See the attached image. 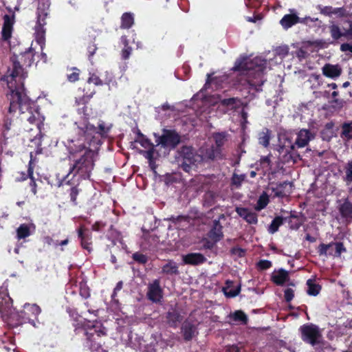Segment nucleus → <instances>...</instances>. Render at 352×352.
<instances>
[{
	"label": "nucleus",
	"mask_w": 352,
	"mask_h": 352,
	"mask_svg": "<svg viewBox=\"0 0 352 352\" xmlns=\"http://www.w3.org/2000/svg\"><path fill=\"white\" fill-rule=\"evenodd\" d=\"M122 285H123V283H122V281H119V282L117 283V285H116V287H115V289H114V290H113V294H112V296H113V297H114V296L116 295V294H117V292H118V291L121 290V289L122 288Z\"/></svg>",
	"instance_id": "nucleus-62"
},
{
	"label": "nucleus",
	"mask_w": 352,
	"mask_h": 352,
	"mask_svg": "<svg viewBox=\"0 0 352 352\" xmlns=\"http://www.w3.org/2000/svg\"><path fill=\"white\" fill-rule=\"evenodd\" d=\"M316 21H318V18H311L310 16H306L305 18H299L295 14H285L282 18L280 23L281 25L283 27V28L288 29V28H291L292 25H294L298 23L309 25L310 23L316 22Z\"/></svg>",
	"instance_id": "nucleus-12"
},
{
	"label": "nucleus",
	"mask_w": 352,
	"mask_h": 352,
	"mask_svg": "<svg viewBox=\"0 0 352 352\" xmlns=\"http://www.w3.org/2000/svg\"><path fill=\"white\" fill-rule=\"evenodd\" d=\"M278 149L279 153H290L295 148L296 144L292 142L291 138L287 135L283 134L278 138Z\"/></svg>",
	"instance_id": "nucleus-15"
},
{
	"label": "nucleus",
	"mask_w": 352,
	"mask_h": 352,
	"mask_svg": "<svg viewBox=\"0 0 352 352\" xmlns=\"http://www.w3.org/2000/svg\"><path fill=\"white\" fill-rule=\"evenodd\" d=\"M153 154H154V147L148 148L146 151L144 152V156L148 159V160L151 161L153 158Z\"/></svg>",
	"instance_id": "nucleus-58"
},
{
	"label": "nucleus",
	"mask_w": 352,
	"mask_h": 352,
	"mask_svg": "<svg viewBox=\"0 0 352 352\" xmlns=\"http://www.w3.org/2000/svg\"><path fill=\"white\" fill-rule=\"evenodd\" d=\"M344 181L347 186L352 183V160H349L344 166Z\"/></svg>",
	"instance_id": "nucleus-35"
},
{
	"label": "nucleus",
	"mask_w": 352,
	"mask_h": 352,
	"mask_svg": "<svg viewBox=\"0 0 352 352\" xmlns=\"http://www.w3.org/2000/svg\"><path fill=\"white\" fill-rule=\"evenodd\" d=\"M288 54V47L280 46L274 51L273 58L270 57L268 60L260 57H240L236 60L233 69L240 72L245 76V81L248 85L257 89V87L263 85L265 81L264 74L267 67L270 69L274 65L280 64Z\"/></svg>",
	"instance_id": "nucleus-3"
},
{
	"label": "nucleus",
	"mask_w": 352,
	"mask_h": 352,
	"mask_svg": "<svg viewBox=\"0 0 352 352\" xmlns=\"http://www.w3.org/2000/svg\"><path fill=\"white\" fill-rule=\"evenodd\" d=\"M12 300L9 296L6 290L0 291V313L4 320H12L17 322L25 321L26 320L34 327H36L35 322L32 318L36 319L40 314L41 309L36 304H25L23 311L17 312L12 307Z\"/></svg>",
	"instance_id": "nucleus-4"
},
{
	"label": "nucleus",
	"mask_w": 352,
	"mask_h": 352,
	"mask_svg": "<svg viewBox=\"0 0 352 352\" xmlns=\"http://www.w3.org/2000/svg\"><path fill=\"white\" fill-rule=\"evenodd\" d=\"M214 140L215 142V148H212V151L207 154L210 159H215L221 155V147L225 144L227 140L226 134L225 133H219L214 135Z\"/></svg>",
	"instance_id": "nucleus-13"
},
{
	"label": "nucleus",
	"mask_w": 352,
	"mask_h": 352,
	"mask_svg": "<svg viewBox=\"0 0 352 352\" xmlns=\"http://www.w3.org/2000/svg\"><path fill=\"white\" fill-rule=\"evenodd\" d=\"M226 352H241V351L236 346L232 345V346H227Z\"/></svg>",
	"instance_id": "nucleus-63"
},
{
	"label": "nucleus",
	"mask_w": 352,
	"mask_h": 352,
	"mask_svg": "<svg viewBox=\"0 0 352 352\" xmlns=\"http://www.w3.org/2000/svg\"><path fill=\"white\" fill-rule=\"evenodd\" d=\"M333 248H335L334 256H340L342 252L346 251L343 244L340 242L333 243Z\"/></svg>",
	"instance_id": "nucleus-46"
},
{
	"label": "nucleus",
	"mask_w": 352,
	"mask_h": 352,
	"mask_svg": "<svg viewBox=\"0 0 352 352\" xmlns=\"http://www.w3.org/2000/svg\"><path fill=\"white\" fill-rule=\"evenodd\" d=\"M226 320L230 324H246L248 316L241 310H237L228 314Z\"/></svg>",
	"instance_id": "nucleus-17"
},
{
	"label": "nucleus",
	"mask_w": 352,
	"mask_h": 352,
	"mask_svg": "<svg viewBox=\"0 0 352 352\" xmlns=\"http://www.w3.org/2000/svg\"><path fill=\"white\" fill-rule=\"evenodd\" d=\"M50 1L49 0H40L36 10V21L34 26V40L39 45L40 50L43 51L45 45V19L49 14Z\"/></svg>",
	"instance_id": "nucleus-7"
},
{
	"label": "nucleus",
	"mask_w": 352,
	"mask_h": 352,
	"mask_svg": "<svg viewBox=\"0 0 352 352\" xmlns=\"http://www.w3.org/2000/svg\"><path fill=\"white\" fill-rule=\"evenodd\" d=\"M300 331L304 342L312 346L320 342L322 334L318 326L313 324H304L300 327Z\"/></svg>",
	"instance_id": "nucleus-10"
},
{
	"label": "nucleus",
	"mask_w": 352,
	"mask_h": 352,
	"mask_svg": "<svg viewBox=\"0 0 352 352\" xmlns=\"http://www.w3.org/2000/svg\"><path fill=\"white\" fill-rule=\"evenodd\" d=\"M14 23V15L6 14L3 16V25L2 28V38L5 41H8L12 36L13 30V25Z\"/></svg>",
	"instance_id": "nucleus-16"
},
{
	"label": "nucleus",
	"mask_w": 352,
	"mask_h": 352,
	"mask_svg": "<svg viewBox=\"0 0 352 352\" xmlns=\"http://www.w3.org/2000/svg\"><path fill=\"white\" fill-rule=\"evenodd\" d=\"M341 73L342 69L338 65L326 64L322 67V74L331 78L339 77Z\"/></svg>",
	"instance_id": "nucleus-21"
},
{
	"label": "nucleus",
	"mask_w": 352,
	"mask_h": 352,
	"mask_svg": "<svg viewBox=\"0 0 352 352\" xmlns=\"http://www.w3.org/2000/svg\"><path fill=\"white\" fill-rule=\"evenodd\" d=\"M133 258L134 259V261L142 264H144L147 261V258L145 255L138 252L134 253L133 254Z\"/></svg>",
	"instance_id": "nucleus-48"
},
{
	"label": "nucleus",
	"mask_w": 352,
	"mask_h": 352,
	"mask_svg": "<svg viewBox=\"0 0 352 352\" xmlns=\"http://www.w3.org/2000/svg\"><path fill=\"white\" fill-rule=\"evenodd\" d=\"M223 290L226 296L233 298L239 294L241 287L239 285H234L232 281L227 280L226 285Z\"/></svg>",
	"instance_id": "nucleus-27"
},
{
	"label": "nucleus",
	"mask_w": 352,
	"mask_h": 352,
	"mask_svg": "<svg viewBox=\"0 0 352 352\" xmlns=\"http://www.w3.org/2000/svg\"><path fill=\"white\" fill-rule=\"evenodd\" d=\"M77 125L75 129L74 136H80L87 144H93L95 140H99L98 149L102 144V138L105 137L109 131L110 128L105 126L103 122L98 124V131L93 125L89 123L87 119L81 120L76 122Z\"/></svg>",
	"instance_id": "nucleus-5"
},
{
	"label": "nucleus",
	"mask_w": 352,
	"mask_h": 352,
	"mask_svg": "<svg viewBox=\"0 0 352 352\" xmlns=\"http://www.w3.org/2000/svg\"><path fill=\"white\" fill-rule=\"evenodd\" d=\"M289 278L288 272L283 269L274 271L272 274V280L278 285H283L289 280Z\"/></svg>",
	"instance_id": "nucleus-24"
},
{
	"label": "nucleus",
	"mask_w": 352,
	"mask_h": 352,
	"mask_svg": "<svg viewBox=\"0 0 352 352\" xmlns=\"http://www.w3.org/2000/svg\"><path fill=\"white\" fill-rule=\"evenodd\" d=\"M333 248V243H331L329 244L321 243L318 246V253L320 255L327 256L329 250L332 249Z\"/></svg>",
	"instance_id": "nucleus-42"
},
{
	"label": "nucleus",
	"mask_w": 352,
	"mask_h": 352,
	"mask_svg": "<svg viewBox=\"0 0 352 352\" xmlns=\"http://www.w3.org/2000/svg\"><path fill=\"white\" fill-rule=\"evenodd\" d=\"M88 82L93 83L96 85H101L102 84L99 77L95 74H92L90 76V77L88 78Z\"/></svg>",
	"instance_id": "nucleus-54"
},
{
	"label": "nucleus",
	"mask_w": 352,
	"mask_h": 352,
	"mask_svg": "<svg viewBox=\"0 0 352 352\" xmlns=\"http://www.w3.org/2000/svg\"><path fill=\"white\" fill-rule=\"evenodd\" d=\"M78 236L80 239V244L83 249L91 252L92 250L91 236L85 232V228L83 226L80 227L78 230Z\"/></svg>",
	"instance_id": "nucleus-22"
},
{
	"label": "nucleus",
	"mask_w": 352,
	"mask_h": 352,
	"mask_svg": "<svg viewBox=\"0 0 352 352\" xmlns=\"http://www.w3.org/2000/svg\"><path fill=\"white\" fill-rule=\"evenodd\" d=\"M206 261L204 256L200 253H190L183 256V261L185 264L199 265Z\"/></svg>",
	"instance_id": "nucleus-23"
},
{
	"label": "nucleus",
	"mask_w": 352,
	"mask_h": 352,
	"mask_svg": "<svg viewBox=\"0 0 352 352\" xmlns=\"http://www.w3.org/2000/svg\"><path fill=\"white\" fill-rule=\"evenodd\" d=\"M182 330L186 340H191L197 333L196 326L189 321H186L183 324Z\"/></svg>",
	"instance_id": "nucleus-25"
},
{
	"label": "nucleus",
	"mask_w": 352,
	"mask_h": 352,
	"mask_svg": "<svg viewBox=\"0 0 352 352\" xmlns=\"http://www.w3.org/2000/svg\"><path fill=\"white\" fill-rule=\"evenodd\" d=\"M181 154L183 157L181 167L187 173L195 170L197 166L203 161L202 156L196 153L194 149L191 147H183L182 148Z\"/></svg>",
	"instance_id": "nucleus-8"
},
{
	"label": "nucleus",
	"mask_w": 352,
	"mask_h": 352,
	"mask_svg": "<svg viewBox=\"0 0 352 352\" xmlns=\"http://www.w3.org/2000/svg\"><path fill=\"white\" fill-rule=\"evenodd\" d=\"M163 273L173 275L179 274L178 265L173 261H169L162 267Z\"/></svg>",
	"instance_id": "nucleus-32"
},
{
	"label": "nucleus",
	"mask_w": 352,
	"mask_h": 352,
	"mask_svg": "<svg viewBox=\"0 0 352 352\" xmlns=\"http://www.w3.org/2000/svg\"><path fill=\"white\" fill-rule=\"evenodd\" d=\"M43 243L48 245H54L55 247L58 246V241H54L52 237L46 236L43 238Z\"/></svg>",
	"instance_id": "nucleus-56"
},
{
	"label": "nucleus",
	"mask_w": 352,
	"mask_h": 352,
	"mask_svg": "<svg viewBox=\"0 0 352 352\" xmlns=\"http://www.w3.org/2000/svg\"><path fill=\"white\" fill-rule=\"evenodd\" d=\"M236 213L250 224H256L258 222L257 214L247 208L236 207Z\"/></svg>",
	"instance_id": "nucleus-18"
},
{
	"label": "nucleus",
	"mask_w": 352,
	"mask_h": 352,
	"mask_svg": "<svg viewBox=\"0 0 352 352\" xmlns=\"http://www.w3.org/2000/svg\"><path fill=\"white\" fill-rule=\"evenodd\" d=\"M121 42L124 45V49L122 51V56L124 59H127L131 54V48L129 46V43L126 36H122Z\"/></svg>",
	"instance_id": "nucleus-39"
},
{
	"label": "nucleus",
	"mask_w": 352,
	"mask_h": 352,
	"mask_svg": "<svg viewBox=\"0 0 352 352\" xmlns=\"http://www.w3.org/2000/svg\"><path fill=\"white\" fill-rule=\"evenodd\" d=\"M147 297L153 302H160L162 298V289L158 280H155L152 283L149 284Z\"/></svg>",
	"instance_id": "nucleus-14"
},
{
	"label": "nucleus",
	"mask_w": 352,
	"mask_h": 352,
	"mask_svg": "<svg viewBox=\"0 0 352 352\" xmlns=\"http://www.w3.org/2000/svg\"><path fill=\"white\" fill-rule=\"evenodd\" d=\"M283 219L281 217H275L269 226V232L271 234L275 233L278 230L279 226L283 224Z\"/></svg>",
	"instance_id": "nucleus-37"
},
{
	"label": "nucleus",
	"mask_w": 352,
	"mask_h": 352,
	"mask_svg": "<svg viewBox=\"0 0 352 352\" xmlns=\"http://www.w3.org/2000/svg\"><path fill=\"white\" fill-rule=\"evenodd\" d=\"M134 23V16L131 12H125L121 17V28H130Z\"/></svg>",
	"instance_id": "nucleus-31"
},
{
	"label": "nucleus",
	"mask_w": 352,
	"mask_h": 352,
	"mask_svg": "<svg viewBox=\"0 0 352 352\" xmlns=\"http://www.w3.org/2000/svg\"><path fill=\"white\" fill-rule=\"evenodd\" d=\"M271 138V131L267 129H263L258 135V142L260 144L267 147L270 144Z\"/></svg>",
	"instance_id": "nucleus-33"
},
{
	"label": "nucleus",
	"mask_w": 352,
	"mask_h": 352,
	"mask_svg": "<svg viewBox=\"0 0 352 352\" xmlns=\"http://www.w3.org/2000/svg\"><path fill=\"white\" fill-rule=\"evenodd\" d=\"M104 225L102 224L101 222H96L92 226V230L94 231H99L100 230L101 227H103Z\"/></svg>",
	"instance_id": "nucleus-64"
},
{
	"label": "nucleus",
	"mask_w": 352,
	"mask_h": 352,
	"mask_svg": "<svg viewBox=\"0 0 352 352\" xmlns=\"http://www.w3.org/2000/svg\"><path fill=\"white\" fill-rule=\"evenodd\" d=\"M209 237L214 241H220L223 237L222 226L219 220H214L213 227L209 232Z\"/></svg>",
	"instance_id": "nucleus-26"
},
{
	"label": "nucleus",
	"mask_w": 352,
	"mask_h": 352,
	"mask_svg": "<svg viewBox=\"0 0 352 352\" xmlns=\"http://www.w3.org/2000/svg\"><path fill=\"white\" fill-rule=\"evenodd\" d=\"M342 137L346 140L352 139V123H346L342 126Z\"/></svg>",
	"instance_id": "nucleus-40"
},
{
	"label": "nucleus",
	"mask_w": 352,
	"mask_h": 352,
	"mask_svg": "<svg viewBox=\"0 0 352 352\" xmlns=\"http://www.w3.org/2000/svg\"><path fill=\"white\" fill-rule=\"evenodd\" d=\"M34 56V49L30 47L21 53L19 57H12V68L9 67L7 74L2 78V80L6 82L10 90L8 95L9 113H15L19 110L21 120H27L30 124L34 125V128H30L29 131L34 132L36 135L33 138H30V140L35 144L40 145L44 117L40 113L36 104L29 99L25 93L23 80L27 74L19 62L20 60L23 65L30 66L35 60Z\"/></svg>",
	"instance_id": "nucleus-1"
},
{
	"label": "nucleus",
	"mask_w": 352,
	"mask_h": 352,
	"mask_svg": "<svg viewBox=\"0 0 352 352\" xmlns=\"http://www.w3.org/2000/svg\"><path fill=\"white\" fill-rule=\"evenodd\" d=\"M333 43V41H331L329 39L328 40H324V39H319V40H316L315 41L313 42V44L316 46V47H318L320 48H327L330 44H332Z\"/></svg>",
	"instance_id": "nucleus-45"
},
{
	"label": "nucleus",
	"mask_w": 352,
	"mask_h": 352,
	"mask_svg": "<svg viewBox=\"0 0 352 352\" xmlns=\"http://www.w3.org/2000/svg\"><path fill=\"white\" fill-rule=\"evenodd\" d=\"M284 296L287 302H290L294 296V290L291 288L286 289L284 292Z\"/></svg>",
	"instance_id": "nucleus-50"
},
{
	"label": "nucleus",
	"mask_w": 352,
	"mask_h": 352,
	"mask_svg": "<svg viewBox=\"0 0 352 352\" xmlns=\"http://www.w3.org/2000/svg\"><path fill=\"white\" fill-rule=\"evenodd\" d=\"M36 230V226L33 223H23L16 230V238L25 239L32 234Z\"/></svg>",
	"instance_id": "nucleus-20"
},
{
	"label": "nucleus",
	"mask_w": 352,
	"mask_h": 352,
	"mask_svg": "<svg viewBox=\"0 0 352 352\" xmlns=\"http://www.w3.org/2000/svg\"><path fill=\"white\" fill-rule=\"evenodd\" d=\"M268 203H269L268 195H267L266 192H263L258 197L257 203L254 207L255 210L261 211V210L264 209L267 206Z\"/></svg>",
	"instance_id": "nucleus-34"
},
{
	"label": "nucleus",
	"mask_w": 352,
	"mask_h": 352,
	"mask_svg": "<svg viewBox=\"0 0 352 352\" xmlns=\"http://www.w3.org/2000/svg\"><path fill=\"white\" fill-rule=\"evenodd\" d=\"M167 318L168 322L172 326H176L177 322H179L180 320L179 316L176 312H168Z\"/></svg>",
	"instance_id": "nucleus-43"
},
{
	"label": "nucleus",
	"mask_w": 352,
	"mask_h": 352,
	"mask_svg": "<svg viewBox=\"0 0 352 352\" xmlns=\"http://www.w3.org/2000/svg\"><path fill=\"white\" fill-rule=\"evenodd\" d=\"M276 197H283L288 195L291 191V185L289 183L283 182L277 185L272 189Z\"/></svg>",
	"instance_id": "nucleus-28"
},
{
	"label": "nucleus",
	"mask_w": 352,
	"mask_h": 352,
	"mask_svg": "<svg viewBox=\"0 0 352 352\" xmlns=\"http://www.w3.org/2000/svg\"><path fill=\"white\" fill-rule=\"evenodd\" d=\"M245 3L247 7L256 8L259 6L260 0H245Z\"/></svg>",
	"instance_id": "nucleus-53"
},
{
	"label": "nucleus",
	"mask_w": 352,
	"mask_h": 352,
	"mask_svg": "<svg viewBox=\"0 0 352 352\" xmlns=\"http://www.w3.org/2000/svg\"><path fill=\"white\" fill-rule=\"evenodd\" d=\"M307 292L310 296H317L320 290V287L315 284L311 280L309 279L307 281Z\"/></svg>",
	"instance_id": "nucleus-36"
},
{
	"label": "nucleus",
	"mask_w": 352,
	"mask_h": 352,
	"mask_svg": "<svg viewBox=\"0 0 352 352\" xmlns=\"http://www.w3.org/2000/svg\"><path fill=\"white\" fill-rule=\"evenodd\" d=\"M157 145H162L164 148H175L180 141L179 135L171 130H164L162 135L154 134Z\"/></svg>",
	"instance_id": "nucleus-11"
},
{
	"label": "nucleus",
	"mask_w": 352,
	"mask_h": 352,
	"mask_svg": "<svg viewBox=\"0 0 352 352\" xmlns=\"http://www.w3.org/2000/svg\"><path fill=\"white\" fill-rule=\"evenodd\" d=\"M204 105L203 110H199L197 112V116L199 119L202 121L207 120L208 118L210 117L208 115L210 114V110L206 109H213L214 107H217V109L223 113H226L229 110L236 109L241 106V101L236 98H230L228 99L221 100L219 96H212L210 98H206L202 102Z\"/></svg>",
	"instance_id": "nucleus-6"
},
{
	"label": "nucleus",
	"mask_w": 352,
	"mask_h": 352,
	"mask_svg": "<svg viewBox=\"0 0 352 352\" xmlns=\"http://www.w3.org/2000/svg\"><path fill=\"white\" fill-rule=\"evenodd\" d=\"M307 52L302 49H300L296 52L297 57L301 60L306 57Z\"/></svg>",
	"instance_id": "nucleus-61"
},
{
	"label": "nucleus",
	"mask_w": 352,
	"mask_h": 352,
	"mask_svg": "<svg viewBox=\"0 0 352 352\" xmlns=\"http://www.w3.org/2000/svg\"><path fill=\"white\" fill-rule=\"evenodd\" d=\"M74 326L76 327L75 330L77 333H80V331H82L85 335H88V331L91 330V327H96V326L92 324L90 321H87L82 318H80Z\"/></svg>",
	"instance_id": "nucleus-29"
},
{
	"label": "nucleus",
	"mask_w": 352,
	"mask_h": 352,
	"mask_svg": "<svg viewBox=\"0 0 352 352\" xmlns=\"http://www.w3.org/2000/svg\"><path fill=\"white\" fill-rule=\"evenodd\" d=\"M78 192H79V190L78 189V188L76 186H74L72 188H71L70 189V198H71V201L72 202H74V204H76V197H77V195H78Z\"/></svg>",
	"instance_id": "nucleus-52"
},
{
	"label": "nucleus",
	"mask_w": 352,
	"mask_h": 352,
	"mask_svg": "<svg viewBox=\"0 0 352 352\" xmlns=\"http://www.w3.org/2000/svg\"><path fill=\"white\" fill-rule=\"evenodd\" d=\"M245 178L246 175L245 174H237L234 173L231 179L232 185L238 188L241 186Z\"/></svg>",
	"instance_id": "nucleus-38"
},
{
	"label": "nucleus",
	"mask_w": 352,
	"mask_h": 352,
	"mask_svg": "<svg viewBox=\"0 0 352 352\" xmlns=\"http://www.w3.org/2000/svg\"><path fill=\"white\" fill-rule=\"evenodd\" d=\"M137 142H139L142 146L146 149L154 147L153 143L151 142V141L148 138H145L143 135L140 136Z\"/></svg>",
	"instance_id": "nucleus-44"
},
{
	"label": "nucleus",
	"mask_w": 352,
	"mask_h": 352,
	"mask_svg": "<svg viewBox=\"0 0 352 352\" xmlns=\"http://www.w3.org/2000/svg\"><path fill=\"white\" fill-rule=\"evenodd\" d=\"M258 267L261 270H267L272 266L271 261L268 260H261L258 264Z\"/></svg>",
	"instance_id": "nucleus-49"
},
{
	"label": "nucleus",
	"mask_w": 352,
	"mask_h": 352,
	"mask_svg": "<svg viewBox=\"0 0 352 352\" xmlns=\"http://www.w3.org/2000/svg\"><path fill=\"white\" fill-rule=\"evenodd\" d=\"M344 12L345 10L343 8H333L332 15L336 14L342 16H344Z\"/></svg>",
	"instance_id": "nucleus-60"
},
{
	"label": "nucleus",
	"mask_w": 352,
	"mask_h": 352,
	"mask_svg": "<svg viewBox=\"0 0 352 352\" xmlns=\"http://www.w3.org/2000/svg\"><path fill=\"white\" fill-rule=\"evenodd\" d=\"M33 172H34V170H33V168L31 166V161H30L29 168L28 170V177L31 179V182L30 183V186L31 187V191L32 192V193L34 195H36L37 192L36 184L34 179Z\"/></svg>",
	"instance_id": "nucleus-41"
},
{
	"label": "nucleus",
	"mask_w": 352,
	"mask_h": 352,
	"mask_svg": "<svg viewBox=\"0 0 352 352\" xmlns=\"http://www.w3.org/2000/svg\"><path fill=\"white\" fill-rule=\"evenodd\" d=\"M328 29L333 43L342 38L352 39V20H346L342 26L334 21H331Z\"/></svg>",
	"instance_id": "nucleus-9"
},
{
	"label": "nucleus",
	"mask_w": 352,
	"mask_h": 352,
	"mask_svg": "<svg viewBox=\"0 0 352 352\" xmlns=\"http://www.w3.org/2000/svg\"><path fill=\"white\" fill-rule=\"evenodd\" d=\"M314 138V135L309 130L301 129L297 133L295 144L298 148H303L306 146Z\"/></svg>",
	"instance_id": "nucleus-19"
},
{
	"label": "nucleus",
	"mask_w": 352,
	"mask_h": 352,
	"mask_svg": "<svg viewBox=\"0 0 352 352\" xmlns=\"http://www.w3.org/2000/svg\"><path fill=\"white\" fill-rule=\"evenodd\" d=\"M340 50L342 52H350L352 54V43H344L341 44Z\"/></svg>",
	"instance_id": "nucleus-57"
},
{
	"label": "nucleus",
	"mask_w": 352,
	"mask_h": 352,
	"mask_svg": "<svg viewBox=\"0 0 352 352\" xmlns=\"http://www.w3.org/2000/svg\"><path fill=\"white\" fill-rule=\"evenodd\" d=\"M79 76V72L76 69H74V71L72 73L67 75V79L70 82H75L78 80Z\"/></svg>",
	"instance_id": "nucleus-55"
},
{
	"label": "nucleus",
	"mask_w": 352,
	"mask_h": 352,
	"mask_svg": "<svg viewBox=\"0 0 352 352\" xmlns=\"http://www.w3.org/2000/svg\"><path fill=\"white\" fill-rule=\"evenodd\" d=\"M339 211L342 217L346 219L352 218V203L348 198L340 206Z\"/></svg>",
	"instance_id": "nucleus-30"
},
{
	"label": "nucleus",
	"mask_w": 352,
	"mask_h": 352,
	"mask_svg": "<svg viewBox=\"0 0 352 352\" xmlns=\"http://www.w3.org/2000/svg\"><path fill=\"white\" fill-rule=\"evenodd\" d=\"M12 123L11 119H10L9 118H7L5 120L3 125V135L4 137H6L8 135L9 131L12 128Z\"/></svg>",
	"instance_id": "nucleus-47"
},
{
	"label": "nucleus",
	"mask_w": 352,
	"mask_h": 352,
	"mask_svg": "<svg viewBox=\"0 0 352 352\" xmlns=\"http://www.w3.org/2000/svg\"><path fill=\"white\" fill-rule=\"evenodd\" d=\"M98 142L99 140H96L94 144H87L82 137L74 135L65 142L69 157L74 163L67 175L58 182V186L78 185L80 180L89 178L98 157Z\"/></svg>",
	"instance_id": "nucleus-2"
},
{
	"label": "nucleus",
	"mask_w": 352,
	"mask_h": 352,
	"mask_svg": "<svg viewBox=\"0 0 352 352\" xmlns=\"http://www.w3.org/2000/svg\"><path fill=\"white\" fill-rule=\"evenodd\" d=\"M320 12L321 14H323L327 16H331L332 12H333V7L331 6H324V7H319Z\"/></svg>",
	"instance_id": "nucleus-51"
},
{
	"label": "nucleus",
	"mask_w": 352,
	"mask_h": 352,
	"mask_svg": "<svg viewBox=\"0 0 352 352\" xmlns=\"http://www.w3.org/2000/svg\"><path fill=\"white\" fill-rule=\"evenodd\" d=\"M208 78H207V80H206V82L204 85V88L206 89L209 85L211 84V83H215V84H217L218 83V79L217 78H211V75L210 74H208L207 75Z\"/></svg>",
	"instance_id": "nucleus-59"
}]
</instances>
